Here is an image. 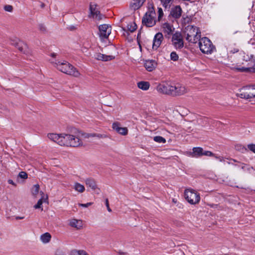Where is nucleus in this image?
Returning a JSON list of instances; mask_svg holds the SVG:
<instances>
[{
    "mask_svg": "<svg viewBox=\"0 0 255 255\" xmlns=\"http://www.w3.org/2000/svg\"><path fill=\"white\" fill-rule=\"evenodd\" d=\"M50 62L57 69L63 73L75 77H78L80 75V73L77 69L66 61L51 60Z\"/></svg>",
    "mask_w": 255,
    "mask_h": 255,
    "instance_id": "nucleus-1",
    "label": "nucleus"
},
{
    "mask_svg": "<svg viewBox=\"0 0 255 255\" xmlns=\"http://www.w3.org/2000/svg\"><path fill=\"white\" fill-rule=\"evenodd\" d=\"M184 33L186 40L189 42L196 43L201 38L200 29L193 25H189L185 27Z\"/></svg>",
    "mask_w": 255,
    "mask_h": 255,
    "instance_id": "nucleus-2",
    "label": "nucleus"
},
{
    "mask_svg": "<svg viewBox=\"0 0 255 255\" xmlns=\"http://www.w3.org/2000/svg\"><path fill=\"white\" fill-rule=\"evenodd\" d=\"M142 23L147 27H152L156 23V13L152 3H150L148 10L142 18Z\"/></svg>",
    "mask_w": 255,
    "mask_h": 255,
    "instance_id": "nucleus-3",
    "label": "nucleus"
},
{
    "mask_svg": "<svg viewBox=\"0 0 255 255\" xmlns=\"http://www.w3.org/2000/svg\"><path fill=\"white\" fill-rule=\"evenodd\" d=\"M48 137L61 146H69L70 134L49 133Z\"/></svg>",
    "mask_w": 255,
    "mask_h": 255,
    "instance_id": "nucleus-4",
    "label": "nucleus"
},
{
    "mask_svg": "<svg viewBox=\"0 0 255 255\" xmlns=\"http://www.w3.org/2000/svg\"><path fill=\"white\" fill-rule=\"evenodd\" d=\"M199 47L201 52L204 54H211L215 50V47L211 40L206 37H202L199 39Z\"/></svg>",
    "mask_w": 255,
    "mask_h": 255,
    "instance_id": "nucleus-5",
    "label": "nucleus"
},
{
    "mask_svg": "<svg viewBox=\"0 0 255 255\" xmlns=\"http://www.w3.org/2000/svg\"><path fill=\"white\" fill-rule=\"evenodd\" d=\"M237 95L241 98L250 100L255 98V85L247 86L242 88Z\"/></svg>",
    "mask_w": 255,
    "mask_h": 255,
    "instance_id": "nucleus-6",
    "label": "nucleus"
},
{
    "mask_svg": "<svg viewBox=\"0 0 255 255\" xmlns=\"http://www.w3.org/2000/svg\"><path fill=\"white\" fill-rule=\"evenodd\" d=\"M184 196L188 202L192 205L198 204L200 201V194L192 189H186L184 191Z\"/></svg>",
    "mask_w": 255,
    "mask_h": 255,
    "instance_id": "nucleus-7",
    "label": "nucleus"
},
{
    "mask_svg": "<svg viewBox=\"0 0 255 255\" xmlns=\"http://www.w3.org/2000/svg\"><path fill=\"white\" fill-rule=\"evenodd\" d=\"M185 87L179 83L172 84L171 95L176 96L182 95L187 93Z\"/></svg>",
    "mask_w": 255,
    "mask_h": 255,
    "instance_id": "nucleus-8",
    "label": "nucleus"
},
{
    "mask_svg": "<svg viewBox=\"0 0 255 255\" xmlns=\"http://www.w3.org/2000/svg\"><path fill=\"white\" fill-rule=\"evenodd\" d=\"M172 41L173 44L177 49H180L183 47L184 43L182 36L179 32H176L173 34Z\"/></svg>",
    "mask_w": 255,
    "mask_h": 255,
    "instance_id": "nucleus-9",
    "label": "nucleus"
},
{
    "mask_svg": "<svg viewBox=\"0 0 255 255\" xmlns=\"http://www.w3.org/2000/svg\"><path fill=\"white\" fill-rule=\"evenodd\" d=\"M99 35L101 39L108 38L111 33V27L107 24H102L99 27Z\"/></svg>",
    "mask_w": 255,
    "mask_h": 255,
    "instance_id": "nucleus-10",
    "label": "nucleus"
},
{
    "mask_svg": "<svg viewBox=\"0 0 255 255\" xmlns=\"http://www.w3.org/2000/svg\"><path fill=\"white\" fill-rule=\"evenodd\" d=\"M90 17H92L97 20H100L102 19L103 15L100 13V11L97 8V5L91 3L90 5Z\"/></svg>",
    "mask_w": 255,
    "mask_h": 255,
    "instance_id": "nucleus-11",
    "label": "nucleus"
},
{
    "mask_svg": "<svg viewBox=\"0 0 255 255\" xmlns=\"http://www.w3.org/2000/svg\"><path fill=\"white\" fill-rule=\"evenodd\" d=\"M171 83H162L158 85L156 87V90L160 93L171 95Z\"/></svg>",
    "mask_w": 255,
    "mask_h": 255,
    "instance_id": "nucleus-12",
    "label": "nucleus"
},
{
    "mask_svg": "<svg viewBox=\"0 0 255 255\" xmlns=\"http://www.w3.org/2000/svg\"><path fill=\"white\" fill-rule=\"evenodd\" d=\"M83 145V142L79 135L70 134L69 146L77 147Z\"/></svg>",
    "mask_w": 255,
    "mask_h": 255,
    "instance_id": "nucleus-13",
    "label": "nucleus"
},
{
    "mask_svg": "<svg viewBox=\"0 0 255 255\" xmlns=\"http://www.w3.org/2000/svg\"><path fill=\"white\" fill-rule=\"evenodd\" d=\"M162 28L165 36L168 38L173 33L175 29L173 25L168 22L164 23L162 25Z\"/></svg>",
    "mask_w": 255,
    "mask_h": 255,
    "instance_id": "nucleus-14",
    "label": "nucleus"
},
{
    "mask_svg": "<svg viewBox=\"0 0 255 255\" xmlns=\"http://www.w3.org/2000/svg\"><path fill=\"white\" fill-rule=\"evenodd\" d=\"M163 39V34L161 32H158L156 33L154 37L153 43H152V48L153 49L156 50L160 46L161 44V42Z\"/></svg>",
    "mask_w": 255,
    "mask_h": 255,
    "instance_id": "nucleus-15",
    "label": "nucleus"
},
{
    "mask_svg": "<svg viewBox=\"0 0 255 255\" xmlns=\"http://www.w3.org/2000/svg\"><path fill=\"white\" fill-rule=\"evenodd\" d=\"M93 57L97 60L102 61H109L115 59V56L112 55H106L100 53H95Z\"/></svg>",
    "mask_w": 255,
    "mask_h": 255,
    "instance_id": "nucleus-16",
    "label": "nucleus"
},
{
    "mask_svg": "<svg viewBox=\"0 0 255 255\" xmlns=\"http://www.w3.org/2000/svg\"><path fill=\"white\" fill-rule=\"evenodd\" d=\"M85 182L87 187L90 188L91 190L94 191L97 194L100 193V190L98 188L96 181L94 179L91 178H87Z\"/></svg>",
    "mask_w": 255,
    "mask_h": 255,
    "instance_id": "nucleus-17",
    "label": "nucleus"
},
{
    "mask_svg": "<svg viewBox=\"0 0 255 255\" xmlns=\"http://www.w3.org/2000/svg\"><path fill=\"white\" fill-rule=\"evenodd\" d=\"M112 128L118 133L123 135H126L128 133V129L127 128L120 127V124L118 122H115L112 125Z\"/></svg>",
    "mask_w": 255,
    "mask_h": 255,
    "instance_id": "nucleus-18",
    "label": "nucleus"
},
{
    "mask_svg": "<svg viewBox=\"0 0 255 255\" xmlns=\"http://www.w3.org/2000/svg\"><path fill=\"white\" fill-rule=\"evenodd\" d=\"M144 66L148 71L151 72L156 68L157 63L154 60H147L145 61Z\"/></svg>",
    "mask_w": 255,
    "mask_h": 255,
    "instance_id": "nucleus-19",
    "label": "nucleus"
},
{
    "mask_svg": "<svg viewBox=\"0 0 255 255\" xmlns=\"http://www.w3.org/2000/svg\"><path fill=\"white\" fill-rule=\"evenodd\" d=\"M203 149L201 147H195L192 151L189 153V155L193 157H198L203 156Z\"/></svg>",
    "mask_w": 255,
    "mask_h": 255,
    "instance_id": "nucleus-20",
    "label": "nucleus"
},
{
    "mask_svg": "<svg viewBox=\"0 0 255 255\" xmlns=\"http://www.w3.org/2000/svg\"><path fill=\"white\" fill-rule=\"evenodd\" d=\"M182 11L181 7L177 5L171 9L170 15L175 18H178L181 16Z\"/></svg>",
    "mask_w": 255,
    "mask_h": 255,
    "instance_id": "nucleus-21",
    "label": "nucleus"
},
{
    "mask_svg": "<svg viewBox=\"0 0 255 255\" xmlns=\"http://www.w3.org/2000/svg\"><path fill=\"white\" fill-rule=\"evenodd\" d=\"M69 225L72 227L80 229L83 226L82 221L81 220L72 219L70 221Z\"/></svg>",
    "mask_w": 255,
    "mask_h": 255,
    "instance_id": "nucleus-22",
    "label": "nucleus"
},
{
    "mask_svg": "<svg viewBox=\"0 0 255 255\" xmlns=\"http://www.w3.org/2000/svg\"><path fill=\"white\" fill-rule=\"evenodd\" d=\"M144 0H132L130 4L131 9L135 10L138 9L143 4Z\"/></svg>",
    "mask_w": 255,
    "mask_h": 255,
    "instance_id": "nucleus-23",
    "label": "nucleus"
},
{
    "mask_svg": "<svg viewBox=\"0 0 255 255\" xmlns=\"http://www.w3.org/2000/svg\"><path fill=\"white\" fill-rule=\"evenodd\" d=\"M138 88L143 91H146L149 89L150 84L147 81H140L137 83Z\"/></svg>",
    "mask_w": 255,
    "mask_h": 255,
    "instance_id": "nucleus-24",
    "label": "nucleus"
},
{
    "mask_svg": "<svg viewBox=\"0 0 255 255\" xmlns=\"http://www.w3.org/2000/svg\"><path fill=\"white\" fill-rule=\"evenodd\" d=\"M51 239V236L49 233H45L40 236V239L44 244L49 243Z\"/></svg>",
    "mask_w": 255,
    "mask_h": 255,
    "instance_id": "nucleus-25",
    "label": "nucleus"
},
{
    "mask_svg": "<svg viewBox=\"0 0 255 255\" xmlns=\"http://www.w3.org/2000/svg\"><path fill=\"white\" fill-rule=\"evenodd\" d=\"M74 189L75 191L81 193H83L85 190L84 186L78 182H76L74 183Z\"/></svg>",
    "mask_w": 255,
    "mask_h": 255,
    "instance_id": "nucleus-26",
    "label": "nucleus"
},
{
    "mask_svg": "<svg viewBox=\"0 0 255 255\" xmlns=\"http://www.w3.org/2000/svg\"><path fill=\"white\" fill-rule=\"evenodd\" d=\"M70 255H89L86 251L83 250H73L70 253Z\"/></svg>",
    "mask_w": 255,
    "mask_h": 255,
    "instance_id": "nucleus-27",
    "label": "nucleus"
},
{
    "mask_svg": "<svg viewBox=\"0 0 255 255\" xmlns=\"http://www.w3.org/2000/svg\"><path fill=\"white\" fill-rule=\"evenodd\" d=\"M15 46L19 49V51L23 53L25 52V49L27 48V45L22 41H19L16 43Z\"/></svg>",
    "mask_w": 255,
    "mask_h": 255,
    "instance_id": "nucleus-28",
    "label": "nucleus"
},
{
    "mask_svg": "<svg viewBox=\"0 0 255 255\" xmlns=\"http://www.w3.org/2000/svg\"><path fill=\"white\" fill-rule=\"evenodd\" d=\"M235 148L237 150H238L242 153H246L248 151V148L242 144H237L235 146Z\"/></svg>",
    "mask_w": 255,
    "mask_h": 255,
    "instance_id": "nucleus-29",
    "label": "nucleus"
},
{
    "mask_svg": "<svg viewBox=\"0 0 255 255\" xmlns=\"http://www.w3.org/2000/svg\"><path fill=\"white\" fill-rule=\"evenodd\" d=\"M153 140L154 141L159 143H165L166 142V139L164 137L161 136H155L153 137Z\"/></svg>",
    "mask_w": 255,
    "mask_h": 255,
    "instance_id": "nucleus-30",
    "label": "nucleus"
},
{
    "mask_svg": "<svg viewBox=\"0 0 255 255\" xmlns=\"http://www.w3.org/2000/svg\"><path fill=\"white\" fill-rule=\"evenodd\" d=\"M137 28V26L136 24L134 22H131L129 24H128L127 26V28L128 31H130L131 32H133L136 30Z\"/></svg>",
    "mask_w": 255,
    "mask_h": 255,
    "instance_id": "nucleus-31",
    "label": "nucleus"
},
{
    "mask_svg": "<svg viewBox=\"0 0 255 255\" xmlns=\"http://www.w3.org/2000/svg\"><path fill=\"white\" fill-rule=\"evenodd\" d=\"M39 190V186L38 184H35L33 186L31 190L32 194L36 196L38 194Z\"/></svg>",
    "mask_w": 255,
    "mask_h": 255,
    "instance_id": "nucleus-32",
    "label": "nucleus"
},
{
    "mask_svg": "<svg viewBox=\"0 0 255 255\" xmlns=\"http://www.w3.org/2000/svg\"><path fill=\"white\" fill-rule=\"evenodd\" d=\"M163 6L165 7H167L170 6V4L172 2L173 0H160Z\"/></svg>",
    "mask_w": 255,
    "mask_h": 255,
    "instance_id": "nucleus-33",
    "label": "nucleus"
},
{
    "mask_svg": "<svg viewBox=\"0 0 255 255\" xmlns=\"http://www.w3.org/2000/svg\"><path fill=\"white\" fill-rule=\"evenodd\" d=\"M178 56L175 52H172L170 54V58L172 60L176 61L178 59Z\"/></svg>",
    "mask_w": 255,
    "mask_h": 255,
    "instance_id": "nucleus-34",
    "label": "nucleus"
},
{
    "mask_svg": "<svg viewBox=\"0 0 255 255\" xmlns=\"http://www.w3.org/2000/svg\"><path fill=\"white\" fill-rule=\"evenodd\" d=\"M18 177L23 179H26L28 177L27 174L24 171H21L19 173Z\"/></svg>",
    "mask_w": 255,
    "mask_h": 255,
    "instance_id": "nucleus-35",
    "label": "nucleus"
},
{
    "mask_svg": "<svg viewBox=\"0 0 255 255\" xmlns=\"http://www.w3.org/2000/svg\"><path fill=\"white\" fill-rule=\"evenodd\" d=\"M3 9L6 11L11 12L13 11V8L12 5L8 4L4 5L3 7Z\"/></svg>",
    "mask_w": 255,
    "mask_h": 255,
    "instance_id": "nucleus-36",
    "label": "nucleus"
},
{
    "mask_svg": "<svg viewBox=\"0 0 255 255\" xmlns=\"http://www.w3.org/2000/svg\"><path fill=\"white\" fill-rule=\"evenodd\" d=\"M190 20V18L187 16L182 17L181 22L182 24L186 25L187 23H188Z\"/></svg>",
    "mask_w": 255,
    "mask_h": 255,
    "instance_id": "nucleus-37",
    "label": "nucleus"
},
{
    "mask_svg": "<svg viewBox=\"0 0 255 255\" xmlns=\"http://www.w3.org/2000/svg\"><path fill=\"white\" fill-rule=\"evenodd\" d=\"M0 110L4 113H8L9 112L7 107L1 103H0Z\"/></svg>",
    "mask_w": 255,
    "mask_h": 255,
    "instance_id": "nucleus-38",
    "label": "nucleus"
},
{
    "mask_svg": "<svg viewBox=\"0 0 255 255\" xmlns=\"http://www.w3.org/2000/svg\"><path fill=\"white\" fill-rule=\"evenodd\" d=\"M158 19L160 20L163 15V12L161 7H158Z\"/></svg>",
    "mask_w": 255,
    "mask_h": 255,
    "instance_id": "nucleus-39",
    "label": "nucleus"
},
{
    "mask_svg": "<svg viewBox=\"0 0 255 255\" xmlns=\"http://www.w3.org/2000/svg\"><path fill=\"white\" fill-rule=\"evenodd\" d=\"M42 203H43L42 199H39L38 201L37 204L34 206V208L35 209L41 208Z\"/></svg>",
    "mask_w": 255,
    "mask_h": 255,
    "instance_id": "nucleus-40",
    "label": "nucleus"
},
{
    "mask_svg": "<svg viewBox=\"0 0 255 255\" xmlns=\"http://www.w3.org/2000/svg\"><path fill=\"white\" fill-rule=\"evenodd\" d=\"M203 155L207 156H215V154L212 152L210 151H204L203 150Z\"/></svg>",
    "mask_w": 255,
    "mask_h": 255,
    "instance_id": "nucleus-41",
    "label": "nucleus"
},
{
    "mask_svg": "<svg viewBox=\"0 0 255 255\" xmlns=\"http://www.w3.org/2000/svg\"><path fill=\"white\" fill-rule=\"evenodd\" d=\"M248 149H249L251 151L255 153V144H250L248 145Z\"/></svg>",
    "mask_w": 255,
    "mask_h": 255,
    "instance_id": "nucleus-42",
    "label": "nucleus"
},
{
    "mask_svg": "<svg viewBox=\"0 0 255 255\" xmlns=\"http://www.w3.org/2000/svg\"><path fill=\"white\" fill-rule=\"evenodd\" d=\"M38 29L42 32H45L46 30V27L43 24H39L38 25Z\"/></svg>",
    "mask_w": 255,
    "mask_h": 255,
    "instance_id": "nucleus-43",
    "label": "nucleus"
},
{
    "mask_svg": "<svg viewBox=\"0 0 255 255\" xmlns=\"http://www.w3.org/2000/svg\"><path fill=\"white\" fill-rule=\"evenodd\" d=\"M92 204H93V203L89 202V203H87L86 204L79 203V204H78V205H79V206H80V207H82L87 208L89 206L92 205Z\"/></svg>",
    "mask_w": 255,
    "mask_h": 255,
    "instance_id": "nucleus-44",
    "label": "nucleus"
},
{
    "mask_svg": "<svg viewBox=\"0 0 255 255\" xmlns=\"http://www.w3.org/2000/svg\"><path fill=\"white\" fill-rule=\"evenodd\" d=\"M237 69L241 72H246L248 71L249 70V68H245V67H242V68H237Z\"/></svg>",
    "mask_w": 255,
    "mask_h": 255,
    "instance_id": "nucleus-45",
    "label": "nucleus"
},
{
    "mask_svg": "<svg viewBox=\"0 0 255 255\" xmlns=\"http://www.w3.org/2000/svg\"><path fill=\"white\" fill-rule=\"evenodd\" d=\"M85 138H89V137H94L96 136V134H82Z\"/></svg>",
    "mask_w": 255,
    "mask_h": 255,
    "instance_id": "nucleus-46",
    "label": "nucleus"
},
{
    "mask_svg": "<svg viewBox=\"0 0 255 255\" xmlns=\"http://www.w3.org/2000/svg\"><path fill=\"white\" fill-rule=\"evenodd\" d=\"M106 205L108 211L110 212H112V210L109 207V201L108 199L106 200Z\"/></svg>",
    "mask_w": 255,
    "mask_h": 255,
    "instance_id": "nucleus-47",
    "label": "nucleus"
},
{
    "mask_svg": "<svg viewBox=\"0 0 255 255\" xmlns=\"http://www.w3.org/2000/svg\"><path fill=\"white\" fill-rule=\"evenodd\" d=\"M214 157H215V158L218 159L220 162H223L224 161V158L223 157H221V156H217L216 155H215V156H214Z\"/></svg>",
    "mask_w": 255,
    "mask_h": 255,
    "instance_id": "nucleus-48",
    "label": "nucleus"
},
{
    "mask_svg": "<svg viewBox=\"0 0 255 255\" xmlns=\"http://www.w3.org/2000/svg\"><path fill=\"white\" fill-rule=\"evenodd\" d=\"M231 53H235L239 51V49L237 48H234L233 50H231L229 51Z\"/></svg>",
    "mask_w": 255,
    "mask_h": 255,
    "instance_id": "nucleus-49",
    "label": "nucleus"
},
{
    "mask_svg": "<svg viewBox=\"0 0 255 255\" xmlns=\"http://www.w3.org/2000/svg\"><path fill=\"white\" fill-rule=\"evenodd\" d=\"M8 183L9 184H12V185H14V186H16V184L11 179H9L8 180Z\"/></svg>",
    "mask_w": 255,
    "mask_h": 255,
    "instance_id": "nucleus-50",
    "label": "nucleus"
},
{
    "mask_svg": "<svg viewBox=\"0 0 255 255\" xmlns=\"http://www.w3.org/2000/svg\"><path fill=\"white\" fill-rule=\"evenodd\" d=\"M24 218V217H19V216H17L15 217V219L16 220H20V219H23Z\"/></svg>",
    "mask_w": 255,
    "mask_h": 255,
    "instance_id": "nucleus-51",
    "label": "nucleus"
},
{
    "mask_svg": "<svg viewBox=\"0 0 255 255\" xmlns=\"http://www.w3.org/2000/svg\"><path fill=\"white\" fill-rule=\"evenodd\" d=\"M58 251L56 252V255H64V253L63 252H59V254H58Z\"/></svg>",
    "mask_w": 255,
    "mask_h": 255,
    "instance_id": "nucleus-52",
    "label": "nucleus"
},
{
    "mask_svg": "<svg viewBox=\"0 0 255 255\" xmlns=\"http://www.w3.org/2000/svg\"><path fill=\"white\" fill-rule=\"evenodd\" d=\"M51 57H52L53 58H55L56 56V53H53L51 54Z\"/></svg>",
    "mask_w": 255,
    "mask_h": 255,
    "instance_id": "nucleus-53",
    "label": "nucleus"
},
{
    "mask_svg": "<svg viewBox=\"0 0 255 255\" xmlns=\"http://www.w3.org/2000/svg\"><path fill=\"white\" fill-rule=\"evenodd\" d=\"M232 161H233L234 162H236V160L235 159H230V161L228 162L229 164H233V163L231 162Z\"/></svg>",
    "mask_w": 255,
    "mask_h": 255,
    "instance_id": "nucleus-54",
    "label": "nucleus"
},
{
    "mask_svg": "<svg viewBox=\"0 0 255 255\" xmlns=\"http://www.w3.org/2000/svg\"><path fill=\"white\" fill-rule=\"evenodd\" d=\"M45 5L43 3H42L41 4V7L42 8H43L44 7Z\"/></svg>",
    "mask_w": 255,
    "mask_h": 255,
    "instance_id": "nucleus-55",
    "label": "nucleus"
},
{
    "mask_svg": "<svg viewBox=\"0 0 255 255\" xmlns=\"http://www.w3.org/2000/svg\"><path fill=\"white\" fill-rule=\"evenodd\" d=\"M172 201H173V202H174L175 203L176 202V201L175 200V199H173Z\"/></svg>",
    "mask_w": 255,
    "mask_h": 255,
    "instance_id": "nucleus-56",
    "label": "nucleus"
}]
</instances>
